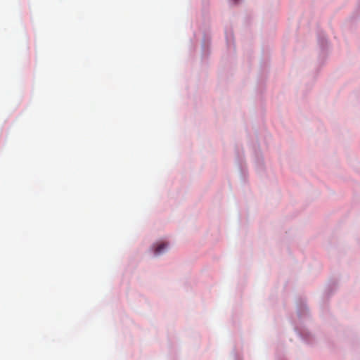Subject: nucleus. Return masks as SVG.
<instances>
[{
    "mask_svg": "<svg viewBox=\"0 0 360 360\" xmlns=\"http://www.w3.org/2000/svg\"><path fill=\"white\" fill-rule=\"evenodd\" d=\"M235 3H237L238 2V0H233Z\"/></svg>",
    "mask_w": 360,
    "mask_h": 360,
    "instance_id": "f03ea898",
    "label": "nucleus"
},
{
    "mask_svg": "<svg viewBox=\"0 0 360 360\" xmlns=\"http://www.w3.org/2000/svg\"><path fill=\"white\" fill-rule=\"evenodd\" d=\"M166 248H167V244L165 243H162L157 245L154 250L155 255H160Z\"/></svg>",
    "mask_w": 360,
    "mask_h": 360,
    "instance_id": "f257e3e1",
    "label": "nucleus"
}]
</instances>
